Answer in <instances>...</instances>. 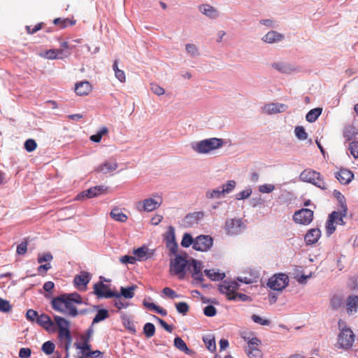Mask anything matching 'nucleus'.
Masks as SVG:
<instances>
[{
  "mask_svg": "<svg viewBox=\"0 0 358 358\" xmlns=\"http://www.w3.org/2000/svg\"><path fill=\"white\" fill-rule=\"evenodd\" d=\"M187 266V260L181 255H176L170 262V273L171 275H177L180 279L184 278L185 268Z\"/></svg>",
  "mask_w": 358,
  "mask_h": 358,
  "instance_id": "nucleus-6",
  "label": "nucleus"
},
{
  "mask_svg": "<svg viewBox=\"0 0 358 358\" xmlns=\"http://www.w3.org/2000/svg\"><path fill=\"white\" fill-rule=\"evenodd\" d=\"M236 182L234 180H229L227 184L224 185L222 187L221 192L224 194H229L236 187Z\"/></svg>",
  "mask_w": 358,
  "mask_h": 358,
  "instance_id": "nucleus-48",
  "label": "nucleus"
},
{
  "mask_svg": "<svg viewBox=\"0 0 358 358\" xmlns=\"http://www.w3.org/2000/svg\"><path fill=\"white\" fill-rule=\"evenodd\" d=\"M185 49L187 52L191 55L192 56H195L198 55V48L194 44H187L185 46Z\"/></svg>",
  "mask_w": 358,
  "mask_h": 358,
  "instance_id": "nucleus-61",
  "label": "nucleus"
},
{
  "mask_svg": "<svg viewBox=\"0 0 358 358\" xmlns=\"http://www.w3.org/2000/svg\"><path fill=\"white\" fill-rule=\"evenodd\" d=\"M294 133L296 137L300 140H306L308 138V134L306 132L304 128L301 126L296 127Z\"/></svg>",
  "mask_w": 358,
  "mask_h": 358,
  "instance_id": "nucleus-50",
  "label": "nucleus"
},
{
  "mask_svg": "<svg viewBox=\"0 0 358 358\" xmlns=\"http://www.w3.org/2000/svg\"><path fill=\"white\" fill-rule=\"evenodd\" d=\"M242 222L241 220H227L225 223V229L228 234H237L241 231Z\"/></svg>",
  "mask_w": 358,
  "mask_h": 358,
  "instance_id": "nucleus-17",
  "label": "nucleus"
},
{
  "mask_svg": "<svg viewBox=\"0 0 358 358\" xmlns=\"http://www.w3.org/2000/svg\"><path fill=\"white\" fill-rule=\"evenodd\" d=\"M134 257L136 260L143 261L149 257L148 249L146 247H141L134 250Z\"/></svg>",
  "mask_w": 358,
  "mask_h": 358,
  "instance_id": "nucleus-31",
  "label": "nucleus"
},
{
  "mask_svg": "<svg viewBox=\"0 0 358 358\" xmlns=\"http://www.w3.org/2000/svg\"><path fill=\"white\" fill-rule=\"evenodd\" d=\"M117 167L118 164L115 160H108L98 166L96 170L97 172L107 174L115 171Z\"/></svg>",
  "mask_w": 358,
  "mask_h": 358,
  "instance_id": "nucleus-18",
  "label": "nucleus"
},
{
  "mask_svg": "<svg viewBox=\"0 0 358 358\" xmlns=\"http://www.w3.org/2000/svg\"><path fill=\"white\" fill-rule=\"evenodd\" d=\"M284 36L275 31H270L262 37V41L267 43H274L281 41Z\"/></svg>",
  "mask_w": 358,
  "mask_h": 358,
  "instance_id": "nucleus-24",
  "label": "nucleus"
},
{
  "mask_svg": "<svg viewBox=\"0 0 358 358\" xmlns=\"http://www.w3.org/2000/svg\"><path fill=\"white\" fill-rule=\"evenodd\" d=\"M203 217V213L202 212H194L188 214L185 218V222L188 226H193L194 224H198L199 220Z\"/></svg>",
  "mask_w": 358,
  "mask_h": 358,
  "instance_id": "nucleus-29",
  "label": "nucleus"
},
{
  "mask_svg": "<svg viewBox=\"0 0 358 358\" xmlns=\"http://www.w3.org/2000/svg\"><path fill=\"white\" fill-rule=\"evenodd\" d=\"M289 278L286 274L278 273L269 278L267 285L273 290L281 291L287 286Z\"/></svg>",
  "mask_w": 358,
  "mask_h": 358,
  "instance_id": "nucleus-9",
  "label": "nucleus"
},
{
  "mask_svg": "<svg viewBox=\"0 0 358 358\" xmlns=\"http://www.w3.org/2000/svg\"><path fill=\"white\" fill-rule=\"evenodd\" d=\"M174 345L176 348L182 352H185L186 354H189L190 352V350L187 348L186 343L180 337H176L174 339Z\"/></svg>",
  "mask_w": 358,
  "mask_h": 358,
  "instance_id": "nucleus-37",
  "label": "nucleus"
},
{
  "mask_svg": "<svg viewBox=\"0 0 358 358\" xmlns=\"http://www.w3.org/2000/svg\"><path fill=\"white\" fill-rule=\"evenodd\" d=\"M137 288L136 285H132L128 287H121L120 297L124 296L125 299H131L134 296V291Z\"/></svg>",
  "mask_w": 358,
  "mask_h": 358,
  "instance_id": "nucleus-33",
  "label": "nucleus"
},
{
  "mask_svg": "<svg viewBox=\"0 0 358 358\" xmlns=\"http://www.w3.org/2000/svg\"><path fill=\"white\" fill-rule=\"evenodd\" d=\"M199 9L203 15L210 18H216L219 15V12L209 4H202Z\"/></svg>",
  "mask_w": 358,
  "mask_h": 358,
  "instance_id": "nucleus-27",
  "label": "nucleus"
},
{
  "mask_svg": "<svg viewBox=\"0 0 358 358\" xmlns=\"http://www.w3.org/2000/svg\"><path fill=\"white\" fill-rule=\"evenodd\" d=\"M272 67L283 73H289L294 71V68L291 65L282 62L273 63Z\"/></svg>",
  "mask_w": 358,
  "mask_h": 358,
  "instance_id": "nucleus-32",
  "label": "nucleus"
},
{
  "mask_svg": "<svg viewBox=\"0 0 358 358\" xmlns=\"http://www.w3.org/2000/svg\"><path fill=\"white\" fill-rule=\"evenodd\" d=\"M26 317L28 320L31 322L37 321L38 314L36 310H34L33 309H29L27 311Z\"/></svg>",
  "mask_w": 358,
  "mask_h": 358,
  "instance_id": "nucleus-59",
  "label": "nucleus"
},
{
  "mask_svg": "<svg viewBox=\"0 0 358 358\" xmlns=\"http://www.w3.org/2000/svg\"><path fill=\"white\" fill-rule=\"evenodd\" d=\"M189 269L192 273V278L199 282H201L203 281V273L201 272V264L199 262L194 259H192L189 262Z\"/></svg>",
  "mask_w": 358,
  "mask_h": 358,
  "instance_id": "nucleus-15",
  "label": "nucleus"
},
{
  "mask_svg": "<svg viewBox=\"0 0 358 358\" xmlns=\"http://www.w3.org/2000/svg\"><path fill=\"white\" fill-rule=\"evenodd\" d=\"M107 192V187L104 186H95L83 191L76 196L77 200H82L83 198H93Z\"/></svg>",
  "mask_w": 358,
  "mask_h": 358,
  "instance_id": "nucleus-14",
  "label": "nucleus"
},
{
  "mask_svg": "<svg viewBox=\"0 0 358 358\" xmlns=\"http://www.w3.org/2000/svg\"><path fill=\"white\" fill-rule=\"evenodd\" d=\"M239 288V284L235 281L224 280L218 287L219 291L224 294L228 300L235 299L236 291Z\"/></svg>",
  "mask_w": 358,
  "mask_h": 358,
  "instance_id": "nucleus-10",
  "label": "nucleus"
},
{
  "mask_svg": "<svg viewBox=\"0 0 358 358\" xmlns=\"http://www.w3.org/2000/svg\"><path fill=\"white\" fill-rule=\"evenodd\" d=\"M356 134V129L353 126L348 125L345 127L343 136L348 141H350Z\"/></svg>",
  "mask_w": 358,
  "mask_h": 358,
  "instance_id": "nucleus-43",
  "label": "nucleus"
},
{
  "mask_svg": "<svg viewBox=\"0 0 358 358\" xmlns=\"http://www.w3.org/2000/svg\"><path fill=\"white\" fill-rule=\"evenodd\" d=\"M53 23L55 25H57L61 29H64L67 27L68 24H70L71 25H73L76 23L75 20H70L69 19H62L60 17L56 18L54 20Z\"/></svg>",
  "mask_w": 358,
  "mask_h": 358,
  "instance_id": "nucleus-42",
  "label": "nucleus"
},
{
  "mask_svg": "<svg viewBox=\"0 0 358 358\" xmlns=\"http://www.w3.org/2000/svg\"><path fill=\"white\" fill-rule=\"evenodd\" d=\"M204 273L208 278L215 281L222 280L225 276L224 273L217 272L214 269H206Z\"/></svg>",
  "mask_w": 358,
  "mask_h": 358,
  "instance_id": "nucleus-34",
  "label": "nucleus"
},
{
  "mask_svg": "<svg viewBox=\"0 0 358 358\" xmlns=\"http://www.w3.org/2000/svg\"><path fill=\"white\" fill-rule=\"evenodd\" d=\"M194 240L193 239L192 236L187 233H185L183 235L182 241H181V245L184 248H188L191 245H194Z\"/></svg>",
  "mask_w": 358,
  "mask_h": 358,
  "instance_id": "nucleus-47",
  "label": "nucleus"
},
{
  "mask_svg": "<svg viewBox=\"0 0 358 358\" xmlns=\"http://www.w3.org/2000/svg\"><path fill=\"white\" fill-rule=\"evenodd\" d=\"M143 305L146 308H148L150 310H155V312L162 315V316H165L167 314V312L166 310L162 308L161 307H159V306H157L156 304H155L153 303H148V302H146L145 301H144Z\"/></svg>",
  "mask_w": 358,
  "mask_h": 358,
  "instance_id": "nucleus-41",
  "label": "nucleus"
},
{
  "mask_svg": "<svg viewBox=\"0 0 358 358\" xmlns=\"http://www.w3.org/2000/svg\"><path fill=\"white\" fill-rule=\"evenodd\" d=\"M162 292L167 296L168 297L173 299L175 298L179 297V296L176 293V292L171 289L170 287H164L162 290Z\"/></svg>",
  "mask_w": 358,
  "mask_h": 358,
  "instance_id": "nucleus-64",
  "label": "nucleus"
},
{
  "mask_svg": "<svg viewBox=\"0 0 358 358\" xmlns=\"http://www.w3.org/2000/svg\"><path fill=\"white\" fill-rule=\"evenodd\" d=\"M63 50L61 49L49 50L45 52V57L49 59H62Z\"/></svg>",
  "mask_w": 358,
  "mask_h": 358,
  "instance_id": "nucleus-38",
  "label": "nucleus"
},
{
  "mask_svg": "<svg viewBox=\"0 0 358 358\" xmlns=\"http://www.w3.org/2000/svg\"><path fill=\"white\" fill-rule=\"evenodd\" d=\"M321 236V231L318 228L311 229L305 235L304 240L307 245H313L317 242Z\"/></svg>",
  "mask_w": 358,
  "mask_h": 358,
  "instance_id": "nucleus-22",
  "label": "nucleus"
},
{
  "mask_svg": "<svg viewBox=\"0 0 358 358\" xmlns=\"http://www.w3.org/2000/svg\"><path fill=\"white\" fill-rule=\"evenodd\" d=\"M203 313L208 317H213L216 315L217 310L213 306L208 305L204 308Z\"/></svg>",
  "mask_w": 358,
  "mask_h": 358,
  "instance_id": "nucleus-58",
  "label": "nucleus"
},
{
  "mask_svg": "<svg viewBox=\"0 0 358 358\" xmlns=\"http://www.w3.org/2000/svg\"><path fill=\"white\" fill-rule=\"evenodd\" d=\"M90 280L91 276L90 273L86 271H82L79 275H76L74 277L73 282L75 286L79 289H85Z\"/></svg>",
  "mask_w": 358,
  "mask_h": 358,
  "instance_id": "nucleus-16",
  "label": "nucleus"
},
{
  "mask_svg": "<svg viewBox=\"0 0 358 358\" xmlns=\"http://www.w3.org/2000/svg\"><path fill=\"white\" fill-rule=\"evenodd\" d=\"M109 317L108 311L106 309H100L97 311L93 319L92 324L98 323Z\"/></svg>",
  "mask_w": 358,
  "mask_h": 358,
  "instance_id": "nucleus-39",
  "label": "nucleus"
},
{
  "mask_svg": "<svg viewBox=\"0 0 358 358\" xmlns=\"http://www.w3.org/2000/svg\"><path fill=\"white\" fill-rule=\"evenodd\" d=\"M345 306L348 315L355 314L358 310V296H349L346 299Z\"/></svg>",
  "mask_w": 358,
  "mask_h": 358,
  "instance_id": "nucleus-19",
  "label": "nucleus"
},
{
  "mask_svg": "<svg viewBox=\"0 0 358 358\" xmlns=\"http://www.w3.org/2000/svg\"><path fill=\"white\" fill-rule=\"evenodd\" d=\"M349 149L351 155L355 158L358 159V142L352 141L350 143Z\"/></svg>",
  "mask_w": 358,
  "mask_h": 358,
  "instance_id": "nucleus-57",
  "label": "nucleus"
},
{
  "mask_svg": "<svg viewBox=\"0 0 358 358\" xmlns=\"http://www.w3.org/2000/svg\"><path fill=\"white\" fill-rule=\"evenodd\" d=\"M81 296L77 292L61 294L52 299V308L66 316L76 317L79 314H84L85 310L78 311L75 304H82Z\"/></svg>",
  "mask_w": 358,
  "mask_h": 358,
  "instance_id": "nucleus-1",
  "label": "nucleus"
},
{
  "mask_svg": "<svg viewBox=\"0 0 358 358\" xmlns=\"http://www.w3.org/2000/svg\"><path fill=\"white\" fill-rule=\"evenodd\" d=\"M338 218V212L334 211L329 215L326 223V230L328 236L331 235L336 230L334 223L336 220Z\"/></svg>",
  "mask_w": 358,
  "mask_h": 358,
  "instance_id": "nucleus-26",
  "label": "nucleus"
},
{
  "mask_svg": "<svg viewBox=\"0 0 358 358\" xmlns=\"http://www.w3.org/2000/svg\"><path fill=\"white\" fill-rule=\"evenodd\" d=\"M203 342L206 348L210 351L214 352L216 349L215 341L213 338L210 336L203 338Z\"/></svg>",
  "mask_w": 358,
  "mask_h": 358,
  "instance_id": "nucleus-51",
  "label": "nucleus"
},
{
  "mask_svg": "<svg viewBox=\"0 0 358 358\" xmlns=\"http://www.w3.org/2000/svg\"><path fill=\"white\" fill-rule=\"evenodd\" d=\"M252 321L262 326H268L271 324V321L268 319L262 318L257 315H252L251 317Z\"/></svg>",
  "mask_w": 358,
  "mask_h": 358,
  "instance_id": "nucleus-49",
  "label": "nucleus"
},
{
  "mask_svg": "<svg viewBox=\"0 0 358 358\" xmlns=\"http://www.w3.org/2000/svg\"><path fill=\"white\" fill-rule=\"evenodd\" d=\"M94 294L98 298H119L120 294L117 292H113L110 289L108 285L104 284L103 282L100 281L97 283H95L93 287Z\"/></svg>",
  "mask_w": 358,
  "mask_h": 358,
  "instance_id": "nucleus-11",
  "label": "nucleus"
},
{
  "mask_svg": "<svg viewBox=\"0 0 358 358\" xmlns=\"http://www.w3.org/2000/svg\"><path fill=\"white\" fill-rule=\"evenodd\" d=\"M287 108V106L280 103H271L265 105L264 111L268 114H274L284 112Z\"/></svg>",
  "mask_w": 358,
  "mask_h": 358,
  "instance_id": "nucleus-23",
  "label": "nucleus"
},
{
  "mask_svg": "<svg viewBox=\"0 0 358 358\" xmlns=\"http://www.w3.org/2000/svg\"><path fill=\"white\" fill-rule=\"evenodd\" d=\"M108 129L106 127H103L96 134L92 135L90 139L95 143H99L102 138V136L107 134Z\"/></svg>",
  "mask_w": 358,
  "mask_h": 358,
  "instance_id": "nucleus-40",
  "label": "nucleus"
},
{
  "mask_svg": "<svg viewBox=\"0 0 358 358\" xmlns=\"http://www.w3.org/2000/svg\"><path fill=\"white\" fill-rule=\"evenodd\" d=\"M299 178L300 180L311 183L322 189H327L328 188V185L325 182L320 173L311 169H306L303 170L301 173Z\"/></svg>",
  "mask_w": 358,
  "mask_h": 358,
  "instance_id": "nucleus-5",
  "label": "nucleus"
},
{
  "mask_svg": "<svg viewBox=\"0 0 358 358\" xmlns=\"http://www.w3.org/2000/svg\"><path fill=\"white\" fill-rule=\"evenodd\" d=\"M336 178L341 184L346 185L353 179L354 174L350 170L341 169L336 173Z\"/></svg>",
  "mask_w": 358,
  "mask_h": 358,
  "instance_id": "nucleus-20",
  "label": "nucleus"
},
{
  "mask_svg": "<svg viewBox=\"0 0 358 358\" xmlns=\"http://www.w3.org/2000/svg\"><path fill=\"white\" fill-rule=\"evenodd\" d=\"M322 110V109L320 108H316L310 110L306 115V120L309 122H315L320 115Z\"/></svg>",
  "mask_w": 358,
  "mask_h": 358,
  "instance_id": "nucleus-35",
  "label": "nucleus"
},
{
  "mask_svg": "<svg viewBox=\"0 0 358 358\" xmlns=\"http://www.w3.org/2000/svg\"><path fill=\"white\" fill-rule=\"evenodd\" d=\"M11 310V306L8 301L0 298V311L8 313Z\"/></svg>",
  "mask_w": 358,
  "mask_h": 358,
  "instance_id": "nucleus-56",
  "label": "nucleus"
},
{
  "mask_svg": "<svg viewBox=\"0 0 358 358\" xmlns=\"http://www.w3.org/2000/svg\"><path fill=\"white\" fill-rule=\"evenodd\" d=\"M75 346L80 350L81 356L78 358H89L92 357L91 345L90 342L82 341V343H76Z\"/></svg>",
  "mask_w": 358,
  "mask_h": 358,
  "instance_id": "nucleus-25",
  "label": "nucleus"
},
{
  "mask_svg": "<svg viewBox=\"0 0 358 358\" xmlns=\"http://www.w3.org/2000/svg\"><path fill=\"white\" fill-rule=\"evenodd\" d=\"M92 90V86L88 81H82L76 84L75 92L78 96H86Z\"/></svg>",
  "mask_w": 358,
  "mask_h": 358,
  "instance_id": "nucleus-21",
  "label": "nucleus"
},
{
  "mask_svg": "<svg viewBox=\"0 0 358 358\" xmlns=\"http://www.w3.org/2000/svg\"><path fill=\"white\" fill-rule=\"evenodd\" d=\"M245 341L248 342V347L245 348V352L249 358H262L263 353L258 348L261 344V341L257 337L250 338L246 336H243Z\"/></svg>",
  "mask_w": 358,
  "mask_h": 358,
  "instance_id": "nucleus-7",
  "label": "nucleus"
},
{
  "mask_svg": "<svg viewBox=\"0 0 358 358\" xmlns=\"http://www.w3.org/2000/svg\"><path fill=\"white\" fill-rule=\"evenodd\" d=\"M176 308L177 311L182 315H186L187 313L189 311V306L185 302H179L176 303Z\"/></svg>",
  "mask_w": 358,
  "mask_h": 358,
  "instance_id": "nucleus-53",
  "label": "nucleus"
},
{
  "mask_svg": "<svg viewBox=\"0 0 358 358\" xmlns=\"http://www.w3.org/2000/svg\"><path fill=\"white\" fill-rule=\"evenodd\" d=\"M54 322L58 328V339L62 345L64 346L66 354H69V350L71 348L72 343V336L70 331V322L59 315L54 316ZM69 355H66L67 358Z\"/></svg>",
  "mask_w": 358,
  "mask_h": 358,
  "instance_id": "nucleus-2",
  "label": "nucleus"
},
{
  "mask_svg": "<svg viewBox=\"0 0 358 358\" xmlns=\"http://www.w3.org/2000/svg\"><path fill=\"white\" fill-rule=\"evenodd\" d=\"M37 143L34 139H28L24 143V148L27 152H32L36 150Z\"/></svg>",
  "mask_w": 358,
  "mask_h": 358,
  "instance_id": "nucleus-55",
  "label": "nucleus"
},
{
  "mask_svg": "<svg viewBox=\"0 0 358 358\" xmlns=\"http://www.w3.org/2000/svg\"><path fill=\"white\" fill-rule=\"evenodd\" d=\"M36 322L47 331H50V328L54 325V322H52L50 316L46 314L38 315Z\"/></svg>",
  "mask_w": 358,
  "mask_h": 358,
  "instance_id": "nucleus-28",
  "label": "nucleus"
},
{
  "mask_svg": "<svg viewBox=\"0 0 358 358\" xmlns=\"http://www.w3.org/2000/svg\"><path fill=\"white\" fill-rule=\"evenodd\" d=\"M43 23L40 22L34 26V27L31 28V26H26L25 29L27 30V34H33L38 31L41 30L43 28Z\"/></svg>",
  "mask_w": 358,
  "mask_h": 358,
  "instance_id": "nucleus-62",
  "label": "nucleus"
},
{
  "mask_svg": "<svg viewBox=\"0 0 358 358\" xmlns=\"http://www.w3.org/2000/svg\"><path fill=\"white\" fill-rule=\"evenodd\" d=\"M143 332L148 338H150L155 335V327L152 323L148 322L144 325Z\"/></svg>",
  "mask_w": 358,
  "mask_h": 358,
  "instance_id": "nucleus-46",
  "label": "nucleus"
},
{
  "mask_svg": "<svg viewBox=\"0 0 358 358\" xmlns=\"http://www.w3.org/2000/svg\"><path fill=\"white\" fill-rule=\"evenodd\" d=\"M55 348V345L52 341H46L43 344L41 350L45 354L50 355L53 353Z\"/></svg>",
  "mask_w": 358,
  "mask_h": 358,
  "instance_id": "nucleus-45",
  "label": "nucleus"
},
{
  "mask_svg": "<svg viewBox=\"0 0 358 358\" xmlns=\"http://www.w3.org/2000/svg\"><path fill=\"white\" fill-rule=\"evenodd\" d=\"M162 203V198L157 196L156 198L145 199L136 204V208L139 211L151 212L157 209Z\"/></svg>",
  "mask_w": 358,
  "mask_h": 358,
  "instance_id": "nucleus-8",
  "label": "nucleus"
},
{
  "mask_svg": "<svg viewBox=\"0 0 358 358\" xmlns=\"http://www.w3.org/2000/svg\"><path fill=\"white\" fill-rule=\"evenodd\" d=\"M113 69L115 71V77L121 82L125 83L126 81V76L124 71L119 69L117 66V60H115L113 64Z\"/></svg>",
  "mask_w": 358,
  "mask_h": 358,
  "instance_id": "nucleus-36",
  "label": "nucleus"
},
{
  "mask_svg": "<svg viewBox=\"0 0 358 358\" xmlns=\"http://www.w3.org/2000/svg\"><path fill=\"white\" fill-rule=\"evenodd\" d=\"M166 245L171 254L176 255L177 253L178 245L176 241L166 243Z\"/></svg>",
  "mask_w": 358,
  "mask_h": 358,
  "instance_id": "nucleus-63",
  "label": "nucleus"
},
{
  "mask_svg": "<svg viewBox=\"0 0 358 358\" xmlns=\"http://www.w3.org/2000/svg\"><path fill=\"white\" fill-rule=\"evenodd\" d=\"M223 195H224V194L221 192V190L220 189L208 190L206 194V196L208 199H214V198L218 199V198H220Z\"/></svg>",
  "mask_w": 358,
  "mask_h": 358,
  "instance_id": "nucleus-54",
  "label": "nucleus"
},
{
  "mask_svg": "<svg viewBox=\"0 0 358 358\" xmlns=\"http://www.w3.org/2000/svg\"><path fill=\"white\" fill-rule=\"evenodd\" d=\"M213 240L210 236L201 235L194 239L193 248L198 251H207L213 245Z\"/></svg>",
  "mask_w": 358,
  "mask_h": 358,
  "instance_id": "nucleus-13",
  "label": "nucleus"
},
{
  "mask_svg": "<svg viewBox=\"0 0 358 358\" xmlns=\"http://www.w3.org/2000/svg\"><path fill=\"white\" fill-rule=\"evenodd\" d=\"M150 90L154 94H155L157 95H162L165 92L164 88L161 87L159 85H158L156 83L150 84Z\"/></svg>",
  "mask_w": 358,
  "mask_h": 358,
  "instance_id": "nucleus-60",
  "label": "nucleus"
},
{
  "mask_svg": "<svg viewBox=\"0 0 358 358\" xmlns=\"http://www.w3.org/2000/svg\"><path fill=\"white\" fill-rule=\"evenodd\" d=\"M314 213L308 208H301L296 210L293 215V220L296 224L308 225L313 220Z\"/></svg>",
  "mask_w": 358,
  "mask_h": 358,
  "instance_id": "nucleus-12",
  "label": "nucleus"
},
{
  "mask_svg": "<svg viewBox=\"0 0 358 358\" xmlns=\"http://www.w3.org/2000/svg\"><path fill=\"white\" fill-rule=\"evenodd\" d=\"M224 143V141L222 138H210L197 142L192 148L198 153L207 154L220 148L223 146Z\"/></svg>",
  "mask_w": 358,
  "mask_h": 358,
  "instance_id": "nucleus-4",
  "label": "nucleus"
},
{
  "mask_svg": "<svg viewBox=\"0 0 358 358\" xmlns=\"http://www.w3.org/2000/svg\"><path fill=\"white\" fill-rule=\"evenodd\" d=\"M110 215L114 220L120 222H126L128 220V216L117 208H113L110 213Z\"/></svg>",
  "mask_w": 358,
  "mask_h": 358,
  "instance_id": "nucleus-30",
  "label": "nucleus"
},
{
  "mask_svg": "<svg viewBox=\"0 0 358 358\" xmlns=\"http://www.w3.org/2000/svg\"><path fill=\"white\" fill-rule=\"evenodd\" d=\"M338 327L340 329L337 338L338 348L348 350L353 346L355 335L350 328L345 326V322L341 320L338 321Z\"/></svg>",
  "mask_w": 358,
  "mask_h": 358,
  "instance_id": "nucleus-3",
  "label": "nucleus"
},
{
  "mask_svg": "<svg viewBox=\"0 0 358 358\" xmlns=\"http://www.w3.org/2000/svg\"><path fill=\"white\" fill-rule=\"evenodd\" d=\"M330 304L333 309L337 310L343 306V300L341 296H334L331 299Z\"/></svg>",
  "mask_w": 358,
  "mask_h": 358,
  "instance_id": "nucleus-44",
  "label": "nucleus"
},
{
  "mask_svg": "<svg viewBox=\"0 0 358 358\" xmlns=\"http://www.w3.org/2000/svg\"><path fill=\"white\" fill-rule=\"evenodd\" d=\"M165 241H166V243L176 241L175 229L173 227L170 226L168 228V230L166 232V235H165Z\"/></svg>",
  "mask_w": 358,
  "mask_h": 358,
  "instance_id": "nucleus-52",
  "label": "nucleus"
}]
</instances>
